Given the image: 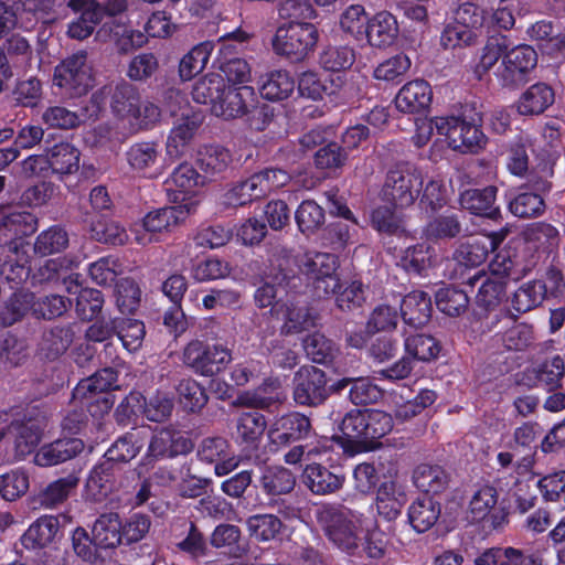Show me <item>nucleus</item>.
Wrapping results in <instances>:
<instances>
[{"label": "nucleus", "mask_w": 565, "mask_h": 565, "mask_svg": "<svg viewBox=\"0 0 565 565\" xmlns=\"http://www.w3.org/2000/svg\"><path fill=\"white\" fill-rule=\"evenodd\" d=\"M224 84L221 75L209 74L195 82L192 88V98L198 104H210L213 111V104L220 100Z\"/></svg>", "instance_id": "53"}, {"label": "nucleus", "mask_w": 565, "mask_h": 565, "mask_svg": "<svg viewBox=\"0 0 565 565\" xmlns=\"http://www.w3.org/2000/svg\"><path fill=\"white\" fill-rule=\"evenodd\" d=\"M121 522L116 513L102 514L92 527V541L102 548H113L121 541Z\"/></svg>", "instance_id": "30"}, {"label": "nucleus", "mask_w": 565, "mask_h": 565, "mask_svg": "<svg viewBox=\"0 0 565 565\" xmlns=\"http://www.w3.org/2000/svg\"><path fill=\"white\" fill-rule=\"evenodd\" d=\"M32 292H15L4 308L0 310V324L3 327L12 326L22 319L29 311L32 312Z\"/></svg>", "instance_id": "54"}, {"label": "nucleus", "mask_w": 565, "mask_h": 565, "mask_svg": "<svg viewBox=\"0 0 565 565\" xmlns=\"http://www.w3.org/2000/svg\"><path fill=\"white\" fill-rule=\"evenodd\" d=\"M345 82L342 75H321L317 72L307 71L299 76L298 90L301 96L318 100L326 96L340 93Z\"/></svg>", "instance_id": "17"}, {"label": "nucleus", "mask_w": 565, "mask_h": 565, "mask_svg": "<svg viewBox=\"0 0 565 565\" xmlns=\"http://www.w3.org/2000/svg\"><path fill=\"white\" fill-rule=\"evenodd\" d=\"M482 278H484V280L479 287V291L476 297L477 302L486 308L494 307L500 303L504 297L507 278L505 276L500 275L495 269H492L491 275L487 277L481 273L476 274L468 279V284L475 286Z\"/></svg>", "instance_id": "27"}, {"label": "nucleus", "mask_w": 565, "mask_h": 565, "mask_svg": "<svg viewBox=\"0 0 565 565\" xmlns=\"http://www.w3.org/2000/svg\"><path fill=\"white\" fill-rule=\"evenodd\" d=\"M202 120V115L194 110H186L175 119L166 141V161L172 162L189 152Z\"/></svg>", "instance_id": "10"}, {"label": "nucleus", "mask_w": 565, "mask_h": 565, "mask_svg": "<svg viewBox=\"0 0 565 565\" xmlns=\"http://www.w3.org/2000/svg\"><path fill=\"white\" fill-rule=\"evenodd\" d=\"M397 35L398 23L396 18L387 11H381L369 20L364 39L371 46L386 47L395 42Z\"/></svg>", "instance_id": "22"}, {"label": "nucleus", "mask_w": 565, "mask_h": 565, "mask_svg": "<svg viewBox=\"0 0 565 565\" xmlns=\"http://www.w3.org/2000/svg\"><path fill=\"white\" fill-rule=\"evenodd\" d=\"M422 186L420 171L409 163H398L387 172L382 192L387 202L406 207L415 202Z\"/></svg>", "instance_id": "6"}, {"label": "nucleus", "mask_w": 565, "mask_h": 565, "mask_svg": "<svg viewBox=\"0 0 565 565\" xmlns=\"http://www.w3.org/2000/svg\"><path fill=\"white\" fill-rule=\"evenodd\" d=\"M437 135L449 148L465 152H477L486 143L479 127L455 116H437Z\"/></svg>", "instance_id": "8"}, {"label": "nucleus", "mask_w": 565, "mask_h": 565, "mask_svg": "<svg viewBox=\"0 0 565 565\" xmlns=\"http://www.w3.org/2000/svg\"><path fill=\"white\" fill-rule=\"evenodd\" d=\"M328 396L327 379L316 366H302L295 376L294 398L300 405H318Z\"/></svg>", "instance_id": "12"}, {"label": "nucleus", "mask_w": 565, "mask_h": 565, "mask_svg": "<svg viewBox=\"0 0 565 565\" xmlns=\"http://www.w3.org/2000/svg\"><path fill=\"white\" fill-rule=\"evenodd\" d=\"M194 207L190 202L150 211L139 223L130 227L134 242L141 246L158 242L160 235L168 234L181 225Z\"/></svg>", "instance_id": "3"}, {"label": "nucleus", "mask_w": 565, "mask_h": 565, "mask_svg": "<svg viewBox=\"0 0 565 565\" xmlns=\"http://www.w3.org/2000/svg\"><path fill=\"white\" fill-rule=\"evenodd\" d=\"M401 312L408 326L413 328L425 326L431 315L430 297L424 291L409 292L402 301Z\"/></svg>", "instance_id": "28"}, {"label": "nucleus", "mask_w": 565, "mask_h": 565, "mask_svg": "<svg viewBox=\"0 0 565 565\" xmlns=\"http://www.w3.org/2000/svg\"><path fill=\"white\" fill-rule=\"evenodd\" d=\"M180 404L190 412L201 409L207 402L204 388L193 379H183L177 385Z\"/></svg>", "instance_id": "60"}, {"label": "nucleus", "mask_w": 565, "mask_h": 565, "mask_svg": "<svg viewBox=\"0 0 565 565\" xmlns=\"http://www.w3.org/2000/svg\"><path fill=\"white\" fill-rule=\"evenodd\" d=\"M260 487L268 495L290 493L296 486L295 475L281 466L266 467L260 477Z\"/></svg>", "instance_id": "34"}, {"label": "nucleus", "mask_w": 565, "mask_h": 565, "mask_svg": "<svg viewBox=\"0 0 565 565\" xmlns=\"http://www.w3.org/2000/svg\"><path fill=\"white\" fill-rule=\"evenodd\" d=\"M503 237V234L472 237L458 247L455 259L466 267H477L498 247Z\"/></svg>", "instance_id": "18"}, {"label": "nucleus", "mask_w": 565, "mask_h": 565, "mask_svg": "<svg viewBox=\"0 0 565 565\" xmlns=\"http://www.w3.org/2000/svg\"><path fill=\"white\" fill-rule=\"evenodd\" d=\"M78 480L67 476L49 483L38 495V501L45 509H54L62 504L77 487Z\"/></svg>", "instance_id": "44"}, {"label": "nucleus", "mask_w": 565, "mask_h": 565, "mask_svg": "<svg viewBox=\"0 0 565 565\" xmlns=\"http://www.w3.org/2000/svg\"><path fill=\"white\" fill-rule=\"evenodd\" d=\"M439 350L437 341L430 335L415 334L405 339V353L414 361H430L437 358Z\"/></svg>", "instance_id": "55"}, {"label": "nucleus", "mask_w": 565, "mask_h": 565, "mask_svg": "<svg viewBox=\"0 0 565 565\" xmlns=\"http://www.w3.org/2000/svg\"><path fill=\"white\" fill-rule=\"evenodd\" d=\"M295 89V81L286 71L268 73L262 83L260 94L268 100H280L289 97Z\"/></svg>", "instance_id": "42"}, {"label": "nucleus", "mask_w": 565, "mask_h": 565, "mask_svg": "<svg viewBox=\"0 0 565 565\" xmlns=\"http://www.w3.org/2000/svg\"><path fill=\"white\" fill-rule=\"evenodd\" d=\"M266 429V420L257 411L242 413L236 422V440L241 444L255 445Z\"/></svg>", "instance_id": "38"}, {"label": "nucleus", "mask_w": 565, "mask_h": 565, "mask_svg": "<svg viewBox=\"0 0 565 565\" xmlns=\"http://www.w3.org/2000/svg\"><path fill=\"white\" fill-rule=\"evenodd\" d=\"M254 96L250 86L226 87L224 84L220 100L213 104V114L224 119L241 117L247 113Z\"/></svg>", "instance_id": "13"}, {"label": "nucleus", "mask_w": 565, "mask_h": 565, "mask_svg": "<svg viewBox=\"0 0 565 565\" xmlns=\"http://www.w3.org/2000/svg\"><path fill=\"white\" fill-rule=\"evenodd\" d=\"M318 39V30L313 24L290 21L277 29L273 49L277 54L301 60L316 46Z\"/></svg>", "instance_id": "7"}, {"label": "nucleus", "mask_w": 565, "mask_h": 565, "mask_svg": "<svg viewBox=\"0 0 565 565\" xmlns=\"http://www.w3.org/2000/svg\"><path fill=\"white\" fill-rule=\"evenodd\" d=\"M524 239L537 249L550 252L557 247L559 235L556 227L546 223H534L523 232Z\"/></svg>", "instance_id": "52"}, {"label": "nucleus", "mask_w": 565, "mask_h": 565, "mask_svg": "<svg viewBox=\"0 0 565 565\" xmlns=\"http://www.w3.org/2000/svg\"><path fill=\"white\" fill-rule=\"evenodd\" d=\"M116 382L117 373L113 369H103L94 375L82 380L74 388L73 396L79 401H88L115 387Z\"/></svg>", "instance_id": "32"}, {"label": "nucleus", "mask_w": 565, "mask_h": 565, "mask_svg": "<svg viewBox=\"0 0 565 565\" xmlns=\"http://www.w3.org/2000/svg\"><path fill=\"white\" fill-rule=\"evenodd\" d=\"M436 305L441 312L456 317L466 311L468 297L462 290L446 287L437 291Z\"/></svg>", "instance_id": "62"}, {"label": "nucleus", "mask_w": 565, "mask_h": 565, "mask_svg": "<svg viewBox=\"0 0 565 565\" xmlns=\"http://www.w3.org/2000/svg\"><path fill=\"white\" fill-rule=\"evenodd\" d=\"M192 449L191 441L183 437L180 433L173 429H161L150 440L146 462H151L154 459H162L167 457H174L181 454H186Z\"/></svg>", "instance_id": "16"}, {"label": "nucleus", "mask_w": 565, "mask_h": 565, "mask_svg": "<svg viewBox=\"0 0 565 565\" xmlns=\"http://www.w3.org/2000/svg\"><path fill=\"white\" fill-rule=\"evenodd\" d=\"M257 181L253 174L248 179L233 184L223 195L224 204L228 206H242L255 200L263 199L258 190Z\"/></svg>", "instance_id": "50"}, {"label": "nucleus", "mask_w": 565, "mask_h": 565, "mask_svg": "<svg viewBox=\"0 0 565 565\" xmlns=\"http://www.w3.org/2000/svg\"><path fill=\"white\" fill-rule=\"evenodd\" d=\"M497 195L495 186H487L482 190H469L461 195V205L475 215L495 218L499 207L494 205Z\"/></svg>", "instance_id": "29"}, {"label": "nucleus", "mask_w": 565, "mask_h": 565, "mask_svg": "<svg viewBox=\"0 0 565 565\" xmlns=\"http://www.w3.org/2000/svg\"><path fill=\"white\" fill-rule=\"evenodd\" d=\"M53 84L71 98L86 95L95 86L93 64L85 51H79L55 66Z\"/></svg>", "instance_id": "4"}, {"label": "nucleus", "mask_w": 565, "mask_h": 565, "mask_svg": "<svg viewBox=\"0 0 565 565\" xmlns=\"http://www.w3.org/2000/svg\"><path fill=\"white\" fill-rule=\"evenodd\" d=\"M147 433L142 429H132L107 450L106 456L114 461H129L134 459L145 445Z\"/></svg>", "instance_id": "40"}, {"label": "nucleus", "mask_w": 565, "mask_h": 565, "mask_svg": "<svg viewBox=\"0 0 565 565\" xmlns=\"http://www.w3.org/2000/svg\"><path fill=\"white\" fill-rule=\"evenodd\" d=\"M90 233L96 241L110 245H124L129 238L127 231L119 222L108 218L94 222Z\"/></svg>", "instance_id": "57"}, {"label": "nucleus", "mask_w": 565, "mask_h": 565, "mask_svg": "<svg viewBox=\"0 0 565 565\" xmlns=\"http://www.w3.org/2000/svg\"><path fill=\"white\" fill-rule=\"evenodd\" d=\"M81 15L68 24L67 34L76 40L88 38L103 19L102 7L95 0H65Z\"/></svg>", "instance_id": "14"}, {"label": "nucleus", "mask_w": 565, "mask_h": 565, "mask_svg": "<svg viewBox=\"0 0 565 565\" xmlns=\"http://www.w3.org/2000/svg\"><path fill=\"white\" fill-rule=\"evenodd\" d=\"M405 502V488L397 479L381 483L376 493V509L380 515L388 521L396 519Z\"/></svg>", "instance_id": "23"}, {"label": "nucleus", "mask_w": 565, "mask_h": 565, "mask_svg": "<svg viewBox=\"0 0 565 565\" xmlns=\"http://www.w3.org/2000/svg\"><path fill=\"white\" fill-rule=\"evenodd\" d=\"M311 429L308 417L300 413H290L280 417L269 431L273 443L287 445L306 438Z\"/></svg>", "instance_id": "20"}, {"label": "nucleus", "mask_w": 565, "mask_h": 565, "mask_svg": "<svg viewBox=\"0 0 565 565\" xmlns=\"http://www.w3.org/2000/svg\"><path fill=\"white\" fill-rule=\"evenodd\" d=\"M302 481L313 494L326 495L340 490L343 487L344 477L331 472L319 463H311L305 468Z\"/></svg>", "instance_id": "24"}, {"label": "nucleus", "mask_w": 565, "mask_h": 565, "mask_svg": "<svg viewBox=\"0 0 565 565\" xmlns=\"http://www.w3.org/2000/svg\"><path fill=\"white\" fill-rule=\"evenodd\" d=\"M30 487L29 475L21 469L0 476V494L6 501H14L24 495Z\"/></svg>", "instance_id": "59"}, {"label": "nucleus", "mask_w": 565, "mask_h": 565, "mask_svg": "<svg viewBox=\"0 0 565 565\" xmlns=\"http://www.w3.org/2000/svg\"><path fill=\"white\" fill-rule=\"evenodd\" d=\"M114 330L120 339L124 348L129 352L140 349L146 330L141 321L130 318L115 319Z\"/></svg>", "instance_id": "48"}, {"label": "nucleus", "mask_w": 565, "mask_h": 565, "mask_svg": "<svg viewBox=\"0 0 565 565\" xmlns=\"http://www.w3.org/2000/svg\"><path fill=\"white\" fill-rule=\"evenodd\" d=\"M232 361L231 351L220 343L192 340L182 352V362L194 373L213 376L225 370Z\"/></svg>", "instance_id": "5"}, {"label": "nucleus", "mask_w": 565, "mask_h": 565, "mask_svg": "<svg viewBox=\"0 0 565 565\" xmlns=\"http://www.w3.org/2000/svg\"><path fill=\"white\" fill-rule=\"evenodd\" d=\"M349 384H352L350 390V399L355 405L375 403L383 395L382 390L376 384L371 382L369 379L363 377H343L334 383L331 388L339 392L345 388Z\"/></svg>", "instance_id": "36"}, {"label": "nucleus", "mask_w": 565, "mask_h": 565, "mask_svg": "<svg viewBox=\"0 0 565 565\" xmlns=\"http://www.w3.org/2000/svg\"><path fill=\"white\" fill-rule=\"evenodd\" d=\"M369 20L363 6L351 4L341 13L339 25L344 34L361 41L364 40Z\"/></svg>", "instance_id": "46"}, {"label": "nucleus", "mask_w": 565, "mask_h": 565, "mask_svg": "<svg viewBox=\"0 0 565 565\" xmlns=\"http://www.w3.org/2000/svg\"><path fill=\"white\" fill-rule=\"evenodd\" d=\"M198 455L202 461L214 463L217 476H225L238 467L239 460L230 448V444L222 437L205 438L199 448Z\"/></svg>", "instance_id": "15"}, {"label": "nucleus", "mask_w": 565, "mask_h": 565, "mask_svg": "<svg viewBox=\"0 0 565 565\" xmlns=\"http://www.w3.org/2000/svg\"><path fill=\"white\" fill-rule=\"evenodd\" d=\"M60 530V522L53 515L39 518L33 522L21 537L26 550H38L49 546Z\"/></svg>", "instance_id": "26"}, {"label": "nucleus", "mask_w": 565, "mask_h": 565, "mask_svg": "<svg viewBox=\"0 0 565 565\" xmlns=\"http://www.w3.org/2000/svg\"><path fill=\"white\" fill-rule=\"evenodd\" d=\"M433 98V92L427 82L415 79L406 83L395 97L396 108L405 114H414L426 109Z\"/></svg>", "instance_id": "19"}, {"label": "nucleus", "mask_w": 565, "mask_h": 565, "mask_svg": "<svg viewBox=\"0 0 565 565\" xmlns=\"http://www.w3.org/2000/svg\"><path fill=\"white\" fill-rule=\"evenodd\" d=\"M303 348L307 355L316 363H327L337 353L333 342L319 332L308 335L303 341Z\"/></svg>", "instance_id": "64"}, {"label": "nucleus", "mask_w": 565, "mask_h": 565, "mask_svg": "<svg viewBox=\"0 0 565 565\" xmlns=\"http://www.w3.org/2000/svg\"><path fill=\"white\" fill-rule=\"evenodd\" d=\"M479 38L477 31H471L457 22L448 24L441 35L440 44L444 49H457L473 45Z\"/></svg>", "instance_id": "63"}, {"label": "nucleus", "mask_w": 565, "mask_h": 565, "mask_svg": "<svg viewBox=\"0 0 565 565\" xmlns=\"http://www.w3.org/2000/svg\"><path fill=\"white\" fill-rule=\"evenodd\" d=\"M42 120L51 128L73 129L85 122L81 114L64 106H50L42 114Z\"/></svg>", "instance_id": "61"}, {"label": "nucleus", "mask_w": 565, "mask_h": 565, "mask_svg": "<svg viewBox=\"0 0 565 565\" xmlns=\"http://www.w3.org/2000/svg\"><path fill=\"white\" fill-rule=\"evenodd\" d=\"M271 312L284 320L281 332L286 334L300 332L313 324L308 310L296 307L292 302L275 303Z\"/></svg>", "instance_id": "35"}, {"label": "nucleus", "mask_w": 565, "mask_h": 565, "mask_svg": "<svg viewBox=\"0 0 565 565\" xmlns=\"http://www.w3.org/2000/svg\"><path fill=\"white\" fill-rule=\"evenodd\" d=\"M545 295L546 287L542 281H529L515 291L512 306L518 312H526L542 303Z\"/></svg>", "instance_id": "51"}, {"label": "nucleus", "mask_w": 565, "mask_h": 565, "mask_svg": "<svg viewBox=\"0 0 565 565\" xmlns=\"http://www.w3.org/2000/svg\"><path fill=\"white\" fill-rule=\"evenodd\" d=\"M416 488L426 493L443 492L449 483L447 472L439 466L420 465L413 476Z\"/></svg>", "instance_id": "39"}, {"label": "nucleus", "mask_w": 565, "mask_h": 565, "mask_svg": "<svg viewBox=\"0 0 565 565\" xmlns=\"http://www.w3.org/2000/svg\"><path fill=\"white\" fill-rule=\"evenodd\" d=\"M84 448V444L77 438L55 440L41 447L35 456L34 463L40 467H51L72 459Z\"/></svg>", "instance_id": "21"}, {"label": "nucleus", "mask_w": 565, "mask_h": 565, "mask_svg": "<svg viewBox=\"0 0 565 565\" xmlns=\"http://www.w3.org/2000/svg\"><path fill=\"white\" fill-rule=\"evenodd\" d=\"M161 150L154 141H141L131 145L126 151L129 167L138 173H147L160 159Z\"/></svg>", "instance_id": "33"}, {"label": "nucleus", "mask_w": 565, "mask_h": 565, "mask_svg": "<svg viewBox=\"0 0 565 565\" xmlns=\"http://www.w3.org/2000/svg\"><path fill=\"white\" fill-rule=\"evenodd\" d=\"M3 227L14 236H26L35 232L36 220L29 212L0 206V228Z\"/></svg>", "instance_id": "43"}, {"label": "nucleus", "mask_w": 565, "mask_h": 565, "mask_svg": "<svg viewBox=\"0 0 565 565\" xmlns=\"http://www.w3.org/2000/svg\"><path fill=\"white\" fill-rule=\"evenodd\" d=\"M433 253L426 243L408 246L402 252L398 264L407 271L422 273L431 265Z\"/></svg>", "instance_id": "58"}, {"label": "nucleus", "mask_w": 565, "mask_h": 565, "mask_svg": "<svg viewBox=\"0 0 565 565\" xmlns=\"http://www.w3.org/2000/svg\"><path fill=\"white\" fill-rule=\"evenodd\" d=\"M46 157L50 167L56 173L68 174L78 170L79 151L68 142L54 145Z\"/></svg>", "instance_id": "41"}, {"label": "nucleus", "mask_w": 565, "mask_h": 565, "mask_svg": "<svg viewBox=\"0 0 565 565\" xmlns=\"http://www.w3.org/2000/svg\"><path fill=\"white\" fill-rule=\"evenodd\" d=\"M110 106L114 115L134 132L152 128L161 117L160 108L141 99L138 90L127 83L116 86Z\"/></svg>", "instance_id": "2"}, {"label": "nucleus", "mask_w": 565, "mask_h": 565, "mask_svg": "<svg viewBox=\"0 0 565 565\" xmlns=\"http://www.w3.org/2000/svg\"><path fill=\"white\" fill-rule=\"evenodd\" d=\"M440 504L433 498L424 497L414 501L408 509V519L415 531L424 533L431 529L440 516Z\"/></svg>", "instance_id": "31"}, {"label": "nucleus", "mask_w": 565, "mask_h": 565, "mask_svg": "<svg viewBox=\"0 0 565 565\" xmlns=\"http://www.w3.org/2000/svg\"><path fill=\"white\" fill-rule=\"evenodd\" d=\"M498 503V491L492 486L480 487L469 501L468 514L471 521L484 520Z\"/></svg>", "instance_id": "49"}, {"label": "nucleus", "mask_w": 565, "mask_h": 565, "mask_svg": "<svg viewBox=\"0 0 565 565\" xmlns=\"http://www.w3.org/2000/svg\"><path fill=\"white\" fill-rule=\"evenodd\" d=\"M508 50L507 39L504 36H492L488 39L481 49L479 61L473 66V74L481 79L505 54Z\"/></svg>", "instance_id": "45"}, {"label": "nucleus", "mask_w": 565, "mask_h": 565, "mask_svg": "<svg viewBox=\"0 0 565 565\" xmlns=\"http://www.w3.org/2000/svg\"><path fill=\"white\" fill-rule=\"evenodd\" d=\"M537 63L535 50L529 45H519L505 51L502 64L497 71V76L504 86H515L524 82Z\"/></svg>", "instance_id": "11"}, {"label": "nucleus", "mask_w": 565, "mask_h": 565, "mask_svg": "<svg viewBox=\"0 0 565 565\" xmlns=\"http://www.w3.org/2000/svg\"><path fill=\"white\" fill-rule=\"evenodd\" d=\"M212 49L213 46L210 42H203L185 54L179 66L181 78L189 81L201 73L209 62Z\"/></svg>", "instance_id": "47"}, {"label": "nucleus", "mask_w": 565, "mask_h": 565, "mask_svg": "<svg viewBox=\"0 0 565 565\" xmlns=\"http://www.w3.org/2000/svg\"><path fill=\"white\" fill-rule=\"evenodd\" d=\"M300 271L315 282V288L324 295L337 294L340 288L335 275L337 257L330 253L307 252L298 259Z\"/></svg>", "instance_id": "9"}, {"label": "nucleus", "mask_w": 565, "mask_h": 565, "mask_svg": "<svg viewBox=\"0 0 565 565\" xmlns=\"http://www.w3.org/2000/svg\"><path fill=\"white\" fill-rule=\"evenodd\" d=\"M554 99L555 94L551 86L536 83L521 94L516 103V109L523 116L540 115L553 105Z\"/></svg>", "instance_id": "25"}, {"label": "nucleus", "mask_w": 565, "mask_h": 565, "mask_svg": "<svg viewBox=\"0 0 565 565\" xmlns=\"http://www.w3.org/2000/svg\"><path fill=\"white\" fill-rule=\"evenodd\" d=\"M316 515L328 540L337 548L354 553L360 547L365 537L362 514L348 509L322 505Z\"/></svg>", "instance_id": "1"}, {"label": "nucleus", "mask_w": 565, "mask_h": 565, "mask_svg": "<svg viewBox=\"0 0 565 565\" xmlns=\"http://www.w3.org/2000/svg\"><path fill=\"white\" fill-rule=\"evenodd\" d=\"M249 534L257 541L268 542L280 533L282 523L274 514H256L247 520Z\"/></svg>", "instance_id": "56"}, {"label": "nucleus", "mask_w": 565, "mask_h": 565, "mask_svg": "<svg viewBox=\"0 0 565 565\" xmlns=\"http://www.w3.org/2000/svg\"><path fill=\"white\" fill-rule=\"evenodd\" d=\"M232 162L230 151L220 146L204 147L199 152L198 163L203 172V179H213L224 173Z\"/></svg>", "instance_id": "37"}]
</instances>
